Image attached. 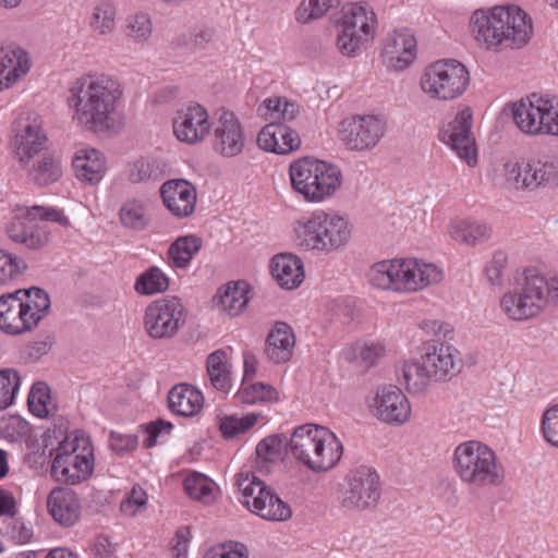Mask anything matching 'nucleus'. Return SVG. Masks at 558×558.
<instances>
[{
	"instance_id": "obj_1",
	"label": "nucleus",
	"mask_w": 558,
	"mask_h": 558,
	"mask_svg": "<svg viewBox=\"0 0 558 558\" xmlns=\"http://www.w3.org/2000/svg\"><path fill=\"white\" fill-rule=\"evenodd\" d=\"M122 96L120 82L109 74L94 73L78 77L69 89L72 121L87 132L117 134L123 126L118 110Z\"/></svg>"
},
{
	"instance_id": "obj_2",
	"label": "nucleus",
	"mask_w": 558,
	"mask_h": 558,
	"mask_svg": "<svg viewBox=\"0 0 558 558\" xmlns=\"http://www.w3.org/2000/svg\"><path fill=\"white\" fill-rule=\"evenodd\" d=\"M475 39L487 49H519L529 44L534 28L532 17L518 5L476 10L471 17Z\"/></svg>"
},
{
	"instance_id": "obj_3",
	"label": "nucleus",
	"mask_w": 558,
	"mask_h": 558,
	"mask_svg": "<svg viewBox=\"0 0 558 558\" xmlns=\"http://www.w3.org/2000/svg\"><path fill=\"white\" fill-rule=\"evenodd\" d=\"M464 367L461 351L450 342L429 340L423 343L418 359L400 366L401 380L410 395L425 393L433 383H447Z\"/></svg>"
},
{
	"instance_id": "obj_4",
	"label": "nucleus",
	"mask_w": 558,
	"mask_h": 558,
	"mask_svg": "<svg viewBox=\"0 0 558 558\" xmlns=\"http://www.w3.org/2000/svg\"><path fill=\"white\" fill-rule=\"evenodd\" d=\"M501 313L511 322L525 323L558 307V274L526 267L515 288L499 300Z\"/></svg>"
},
{
	"instance_id": "obj_5",
	"label": "nucleus",
	"mask_w": 558,
	"mask_h": 558,
	"mask_svg": "<svg viewBox=\"0 0 558 558\" xmlns=\"http://www.w3.org/2000/svg\"><path fill=\"white\" fill-rule=\"evenodd\" d=\"M353 231L349 216L332 208H317L294 223L299 247L324 255L345 247Z\"/></svg>"
},
{
	"instance_id": "obj_6",
	"label": "nucleus",
	"mask_w": 558,
	"mask_h": 558,
	"mask_svg": "<svg viewBox=\"0 0 558 558\" xmlns=\"http://www.w3.org/2000/svg\"><path fill=\"white\" fill-rule=\"evenodd\" d=\"M451 466L460 482L471 488H495L505 482V468L496 451L480 440L458 444L452 451Z\"/></svg>"
},
{
	"instance_id": "obj_7",
	"label": "nucleus",
	"mask_w": 558,
	"mask_h": 558,
	"mask_svg": "<svg viewBox=\"0 0 558 558\" xmlns=\"http://www.w3.org/2000/svg\"><path fill=\"white\" fill-rule=\"evenodd\" d=\"M293 458L315 473L333 469L342 458L343 445L329 428L303 424L294 428L290 438Z\"/></svg>"
},
{
	"instance_id": "obj_8",
	"label": "nucleus",
	"mask_w": 558,
	"mask_h": 558,
	"mask_svg": "<svg viewBox=\"0 0 558 558\" xmlns=\"http://www.w3.org/2000/svg\"><path fill=\"white\" fill-rule=\"evenodd\" d=\"M289 179L293 192L310 204L333 198L343 183L342 172L336 165L313 157L291 162Z\"/></svg>"
},
{
	"instance_id": "obj_9",
	"label": "nucleus",
	"mask_w": 558,
	"mask_h": 558,
	"mask_svg": "<svg viewBox=\"0 0 558 558\" xmlns=\"http://www.w3.org/2000/svg\"><path fill=\"white\" fill-rule=\"evenodd\" d=\"M377 27V15L369 4L347 3L335 22V47L341 56L355 58L374 40Z\"/></svg>"
},
{
	"instance_id": "obj_10",
	"label": "nucleus",
	"mask_w": 558,
	"mask_h": 558,
	"mask_svg": "<svg viewBox=\"0 0 558 558\" xmlns=\"http://www.w3.org/2000/svg\"><path fill=\"white\" fill-rule=\"evenodd\" d=\"M50 310L46 291L33 287L0 296V329L21 335L35 329Z\"/></svg>"
},
{
	"instance_id": "obj_11",
	"label": "nucleus",
	"mask_w": 558,
	"mask_h": 558,
	"mask_svg": "<svg viewBox=\"0 0 558 558\" xmlns=\"http://www.w3.org/2000/svg\"><path fill=\"white\" fill-rule=\"evenodd\" d=\"M471 84L468 66L457 59H440L425 65L418 88L428 99L449 102L462 97Z\"/></svg>"
},
{
	"instance_id": "obj_12",
	"label": "nucleus",
	"mask_w": 558,
	"mask_h": 558,
	"mask_svg": "<svg viewBox=\"0 0 558 558\" xmlns=\"http://www.w3.org/2000/svg\"><path fill=\"white\" fill-rule=\"evenodd\" d=\"M54 452L51 475L56 481L75 485L92 476L95 468L93 447L84 434L70 433Z\"/></svg>"
},
{
	"instance_id": "obj_13",
	"label": "nucleus",
	"mask_w": 558,
	"mask_h": 558,
	"mask_svg": "<svg viewBox=\"0 0 558 558\" xmlns=\"http://www.w3.org/2000/svg\"><path fill=\"white\" fill-rule=\"evenodd\" d=\"M46 221L69 225L62 211L53 207L32 206L19 208L7 225L10 240L24 245L28 250H40L49 242V231Z\"/></svg>"
},
{
	"instance_id": "obj_14",
	"label": "nucleus",
	"mask_w": 558,
	"mask_h": 558,
	"mask_svg": "<svg viewBox=\"0 0 558 558\" xmlns=\"http://www.w3.org/2000/svg\"><path fill=\"white\" fill-rule=\"evenodd\" d=\"M381 497V481L377 471L367 465L352 469L339 493L340 508L349 513L374 510Z\"/></svg>"
},
{
	"instance_id": "obj_15",
	"label": "nucleus",
	"mask_w": 558,
	"mask_h": 558,
	"mask_svg": "<svg viewBox=\"0 0 558 558\" xmlns=\"http://www.w3.org/2000/svg\"><path fill=\"white\" fill-rule=\"evenodd\" d=\"M473 124V109L470 106H461L439 130V140L469 167H475L478 161Z\"/></svg>"
},
{
	"instance_id": "obj_16",
	"label": "nucleus",
	"mask_w": 558,
	"mask_h": 558,
	"mask_svg": "<svg viewBox=\"0 0 558 558\" xmlns=\"http://www.w3.org/2000/svg\"><path fill=\"white\" fill-rule=\"evenodd\" d=\"M369 415L378 422L400 427L412 418V405L401 388L395 385L377 387L365 399Z\"/></svg>"
},
{
	"instance_id": "obj_17",
	"label": "nucleus",
	"mask_w": 558,
	"mask_h": 558,
	"mask_svg": "<svg viewBox=\"0 0 558 558\" xmlns=\"http://www.w3.org/2000/svg\"><path fill=\"white\" fill-rule=\"evenodd\" d=\"M386 132L385 121L374 114H354L337 129L338 141L350 151H367L377 146Z\"/></svg>"
},
{
	"instance_id": "obj_18",
	"label": "nucleus",
	"mask_w": 558,
	"mask_h": 558,
	"mask_svg": "<svg viewBox=\"0 0 558 558\" xmlns=\"http://www.w3.org/2000/svg\"><path fill=\"white\" fill-rule=\"evenodd\" d=\"M556 95L532 93L511 105V116L519 131L527 136H544Z\"/></svg>"
},
{
	"instance_id": "obj_19",
	"label": "nucleus",
	"mask_w": 558,
	"mask_h": 558,
	"mask_svg": "<svg viewBox=\"0 0 558 558\" xmlns=\"http://www.w3.org/2000/svg\"><path fill=\"white\" fill-rule=\"evenodd\" d=\"M183 323V305L178 298L156 300L145 311L144 328L153 339L172 338Z\"/></svg>"
},
{
	"instance_id": "obj_20",
	"label": "nucleus",
	"mask_w": 558,
	"mask_h": 558,
	"mask_svg": "<svg viewBox=\"0 0 558 558\" xmlns=\"http://www.w3.org/2000/svg\"><path fill=\"white\" fill-rule=\"evenodd\" d=\"M383 64L391 71L401 72L417 58V40L409 28H396L386 34L380 45Z\"/></svg>"
},
{
	"instance_id": "obj_21",
	"label": "nucleus",
	"mask_w": 558,
	"mask_h": 558,
	"mask_svg": "<svg viewBox=\"0 0 558 558\" xmlns=\"http://www.w3.org/2000/svg\"><path fill=\"white\" fill-rule=\"evenodd\" d=\"M246 508L270 521H287L292 515L290 506L256 477H253L246 486Z\"/></svg>"
},
{
	"instance_id": "obj_22",
	"label": "nucleus",
	"mask_w": 558,
	"mask_h": 558,
	"mask_svg": "<svg viewBox=\"0 0 558 558\" xmlns=\"http://www.w3.org/2000/svg\"><path fill=\"white\" fill-rule=\"evenodd\" d=\"M172 126L175 137L190 145L202 143L211 129L209 114L199 104H190L178 110Z\"/></svg>"
},
{
	"instance_id": "obj_23",
	"label": "nucleus",
	"mask_w": 558,
	"mask_h": 558,
	"mask_svg": "<svg viewBox=\"0 0 558 558\" xmlns=\"http://www.w3.org/2000/svg\"><path fill=\"white\" fill-rule=\"evenodd\" d=\"M402 294H413L438 284L444 270L438 265L416 257H401Z\"/></svg>"
},
{
	"instance_id": "obj_24",
	"label": "nucleus",
	"mask_w": 558,
	"mask_h": 558,
	"mask_svg": "<svg viewBox=\"0 0 558 558\" xmlns=\"http://www.w3.org/2000/svg\"><path fill=\"white\" fill-rule=\"evenodd\" d=\"M46 143L47 136L41 129V121L38 116L28 114L19 119L12 146L21 163H28L35 155L46 147Z\"/></svg>"
},
{
	"instance_id": "obj_25",
	"label": "nucleus",
	"mask_w": 558,
	"mask_h": 558,
	"mask_svg": "<svg viewBox=\"0 0 558 558\" xmlns=\"http://www.w3.org/2000/svg\"><path fill=\"white\" fill-rule=\"evenodd\" d=\"M28 52L16 44L0 43V92L20 82L31 70Z\"/></svg>"
},
{
	"instance_id": "obj_26",
	"label": "nucleus",
	"mask_w": 558,
	"mask_h": 558,
	"mask_svg": "<svg viewBox=\"0 0 558 558\" xmlns=\"http://www.w3.org/2000/svg\"><path fill=\"white\" fill-rule=\"evenodd\" d=\"M214 134V147L222 156L233 157L242 153L244 147L242 125L232 111H220Z\"/></svg>"
},
{
	"instance_id": "obj_27",
	"label": "nucleus",
	"mask_w": 558,
	"mask_h": 558,
	"mask_svg": "<svg viewBox=\"0 0 558 558\" xmlns=\"http://www.w3.org/2000/svg\"><path fill=\"white\" fill-rule=\"evenodd\" d=\"M296 344V335L286 322H275L265 340V356L275 364L291 361Z\"/></svg>"
},
{
	"instance_id": "obj_28",
	"label": "nucleus",
	"mask_w": 558,
	"mask_h": 558,
	"mask_svg": "<svg viewBox=\"0 0 558 558\" xmlns=\"http://www.w3.org/2000/svg\"><path fill=\"white\" fill-rule=\"evenodd\" d=\"M257 145L260 149L277 155H287L301 146L298 132L283 123L266 124L257 135Z\"/></svg>"
},
{
	"instance_id": "obj_29",
	"label": "nucleus",
	"mask_w": 558,
	"mask_h": 558,
	"mask_svg": "<svg viewBox=\"0 0 558 558\" xmlns=\"http://www.w3.org/2000/svg\"><path fill=\"white\" fill-rule=\"evenodd\" d=\"M160 194L166 207L177 217L193 214L196 204V190L183 179L170 180L161 185Z\"/></svg>"
},
{
	"instance_id": "obj_30",
	"label": "nucleus",
	"mask_w": 558,
	"mask_h": 558,
	"mask_svg": "<svg viewBox=\"0 0 558 558\" xmlns=\"http://www.w3.org/2000/svg\"><path fill=\"white\" fill-rule=\"evenodd\" d=\"M400 268L401 257L378 260L368 267L365 278L375 290L402 294Z\"/></svg>"
},
{
	"instance_id": "obj_31",
	"label": "nucleus",
	"mask_w": 558,
	"mask_h": 558,
	"mask_svg": "<svg viewBox=\"0 0 558 558\" xmlns=\"http://www.w3.org/2000/svg\"><path fill=\"white\" fill-rule=\"evenodd\" d=\"M270 270L276 282L286 290L299 288L305 279L302 259L292 253H280L272 257Z\"/></svg>"
},
{
	"instance_id": "obj_32",
	"label": "nucleus",
	"mask_w": 558,
	"mask_h": 558,
	"mask_svg": "<svg viewBox=\"0 0 558 558\" xmlns=\"http://www.w3.org/2000/svg\"><path fill=\"white\" fill-rule=\"evenodd\" d=\"M51 517L63 526H72L81 515V504L76 493L68 488H54L47 498Z\"/></svg>"
},
{
	"instance_id": "obj_33",
	"label": "nucleus",
	"mask_w": 558,
	"mask_h": 558,
	"mask_svg": "<svg viewBox=\"0 0 558 558\" xmlns=\"http://www.w3.org/2000/svg\"><path fill=\"white\" fill-rule=\"evenodd\" d=\"M76 178L90 185L99 183L106 172L104 155L95 148H82L75 153L72 161Z\"/></svg>"
},
{
	"instance_id": "obj_34",
	"label": "nucleus",
	"mask_w": 558,
	"mask_h": 558,
	"mask_svg": "<svg viewBox=\"0 0 558 558\" xmlns=\"http://www.w3.org/2000/svg\"><path fill=\"white\" fill-rule=\"evenodd\" d=\"M450 238L461 244L475 246L490 239L492 228L482 221L470 218H456L448 226Z\"/></svg>"
},
{
	"instance_id": "obj_35",
	"label": "nucleus",
	"mask_w": 558,
	"mask_h": 558,
	"mask_svg": "<svg viewBox=\"0 0 558 558\" xmlns=\"http://www.w3.org/2000/svg\"><path fill=\"white\" fill-rule=\"evenodd\" d=\"M203 393L194 386L179 384L168 395L170 410L181 416H194L203 408Z\"/></svg>"
},
{
	"instance_id": "obj_36",
	"label": "nucleus",
	"mask_w": 558,
	"mask_h": 558,
	"mask_svg": "<svg viewBox=\"0 0 558 558\" xmlns=\"http://www.w3.org/2000/svg\"><path fill=\"white\" fill-rule=\"evenodd\" d=\"M242 281H229L218 288L211 299L213 307L229 316H238L244 308Z\"/></svg>"
},
{
	"instance_id": "obj_37",
	"label": "nucleus",
	"mask_w": 558,
	"mask_h": 558,
	"mask_svg": "<svg viewBox=\"0 0 558 558\" xmlns=\"http://www.w3.org/2000/svg\"><path fill=\"white\" fill-rule=\"evenodd\" d=\"M387 352V345L383 341H360L347 348L344 356L349 362L369 368L384 359Z\"/></svg>"
},
{
	"instance_id": "obj_38",
	"label": "nucleus",
	"mask_w": 558,
	"mask_h": 558,
	"mask_svg": "<svg viewBox=\"0 0 558 558\" xmlns=\"http://www.w3.org/2000/svg\"><path fill=\"white\" fill-rule=\"evenodd\" d=\"M206 369L210 385L221 391L231 387V364L225 350H216L207 356Z\"/></svg>"
},
{
	"instance_id": "obj_39",
	"label": "nucleus",
	"mask_w": 558,
	"mask_h": 558,
	"mask_svg": "<svg viewBox=\"0 0 558 558\" xmlns=\"http://www.w3.org/2000/svg\"><path fill=\"white\" fill-rule=\"evenodd\" d=\"M506 183L518 191L536 190L532 159L526 162L509 160L502 167Z\"/></svg>"
},
{
	"instance_id": "obj_40",
	"label": "nucleus",
	"mask_w": 558,
	"mask_h": 558,
	"mask_svg": "<svg viewBox=\"0 0 558 558\" xmlns=\"http://www.w3.org/2000/svg\"><path fill=\"white\" fill-rule=\"evenodd\" d=\"M63 174L61 160L45 154L37 159L28 171L31 180L38 186H48L58 182Z\"/></svg>"
},
{
	"instance_id": "obj_41",
	"label": "nucleus",
	"mask_w": 558,
	"mask_h": 558,
	"mask_svg": "<svg viewBox=\"0 0 558 558\" xmlns=\"http://www.w3.org/2000/svg\"><path fill=\"white\" fill-rule=\"evenodd\" d=\"M121 225L132 231H143L150 222L148 208L143 201L133 198L123 203L119 210Z\"/></svg>"
},
{
	"instance_id": "obj_42",
	"label": "nucleus",
	"mask_w": 558,
	"mask_h": 558,
	"mask_svg": "<svg viewBox=\"0 0 558 558\" xmlns=\"http://www.w3.org/2000/svg\"><path fill=\"white\" fill-rule=\"evenodd\" d=\"M89 26L100 36L110 35L117 27V8L110 0H100L93 8Z\"/></svg>"
},
{
	"instance_id": "obj_43",
	"label": "nucleus",
	"mask_w": 558,
	"mask_h": 558,
	"mask_svg": "<svg viewBox=\"0 0 558 558\" xmlns=\"http://www.w3.org/2000/svg\"><path fill=\"white\" fill-rule=\"evenodd\" d=\"M202 239L196 235L178 238L169 247L168 255L178 268H185L202 247Z\"/></svg>"
},
{
	"instance_id": "obj_44",
	"label": "nucleus",
	"mask_w": 558,
	"mask_h": 558,
	"mask_svg": "<svg viewBox=\"0 0 558 558\" xmlns=\"http://www.w3.org/2000/svg\"><path fill=\"white\" fill-rule=\"evenodd\" d=\"M154 25L149 14L138 12L125 19L124 35L136 45H145L153 36Z\"/></svg>"
},
{
	"instance_id": "obj_45",
	"label": "nucleus",
	"mask_w": 558,
	"mask_h": 558,
	"mask_svg": "<svg viewBox=\"0 0 558 558\" xmlns=\"http://www.w3.org/2000/svg\"><path fill=\"white\" fill-rule=\"evenodd\" d=\"M533 173L537 189H551L558 186V157L542 156L532 159Z\"/></svg>"
},
{
	"instance_id": "obj_46",
	"label": "nucleus",
	"mask_w": 558,
	"mask_h": 558,
	"mask_svg": "<svg viewBox=\"0 0 558 558\" xmlns=\"http://www.w3.org/2000/svg\"><path fill=\"white\" fill-rule=\"evenodd\" d=\"M341 0H302L294 11L296 22L307 24L319 20L337 8Z\"/></svg>"
},
{
	"instance_id": "obj_47",
	"label": "nucleus",
	"mask_w": 558,
	"mask_h": 558,
	"mask_svg": "<svg viewBox=\"0 0 558 558\" xmlns=\"http://www.w3.org/2000/svg\"><path fill=\"white\" fill-rule=\"evenodd\" d=\"M169 287V278L156 266L141 274L135 281V291L143 295L163 292Z\"/></svg>"
},
{
	"instance_id": "obj_48",
	"label": "nucleus",
	"mask_w": 558,
	"mask_h": 558,
	"mask_svg": "<svg viewBox=\"0 0 558 558\" xmlns=\"http://www.w3.org/2000/svg\"><path fill=\"white\" fill-rule=\"evenodd\" d=\"M21 377L14 368L0 369V411L10 408L20 389Z\"/></svg>"
},
{
	"instance_id": "obj_49",
	"label": "nucleus",
	"mask_w": 558,
	"mask_h": 558,
	"mask_svg": "<svg viewBox=\"0 0 558 558\" xmlns=\"http://www.w3.org/2000/svg\"><path fill=\"white\" fill-rule=\"evenodd\" d=\"M50 389L48 385L44 381H37L33 385L27 404L29 411L36 415L37 417H46L49 415L48 404L50 403Z\"/></svg>"
},
{
	"instance_id": "obj_50",
	"label": "nucleus",
	"mask_w": 558,
	"mask_h": 558,
	"mask_svg": "<svg viewBox=\"0 0 558 558\" xmlns=\"http://www.w3.org/2000/svg\"><path fill=\"white\" fill-rule=\"evenodd\" d=\"M184 489L193 499L204 502L213 500V482L202 474L187 476L184 480Z\"/></svg>"
},
{
	"instance_id": "obj_51",
	"label": "nucleus",
	"mask_w": 558,
	"mask_h": 558,
	"mask_svg": "<svg viewBox=\"0 0 558 558\" xmlns=\"http://www.w3.org/2000/svg\"><path fill=\"white\" fill-rule=\"evenodd\" d=\"M279 399L278 390L264 381H248L246 386V404H264Z\"/></svg>"
},
{
	"instance_id": "obj_52",
	"label": "nucleus",
	"mask_w": 558,
	"mask_h": 558,
	"mask_svg": "<svg viewBox=\"0 0 558 558\" xmlns=\"http://www.w3.org/2000/svg\"><path fill=\"white\" fill-rule=\"evenodd\" d=\"M26 267L22 258L0 250V284L14 281L23 274Z\"/></svg>"
},
{
	"instance_id": "obj_53",
	"label": "nucleus",
	"mask_w": 558,
	"mask_h": 558,
	"mask_svg": "<svg viewBox=\"0 0 558 558\" xmlns=\"http://www.w3.org/2000/svg\"><path fill=\"white\" fill-rule=\"evenodd\" d=\"M284 444L279 435H271L258 442L256 446L257 459L263 462H277L281 460Z\"/></svg>"
},
{
	"instance_id": "obj_54",
	"label": "nucleus",
	"mask_w": 558,
	"mask_h": 558,
	"mask_svg": "<svg viewBox=\"0 0 558 558\" xmlns=\"http://www.w3.org/2000/svg\"><path fill=\"white\" fill-rule=\"evenodd\" d=\"M539 432L549 446L558 449V404L544 411L541 417Z\"/></svg>"
},
{
	"instance_id": "obj_55",
	"label": "nucleus",
	"mask_w": 558,
	"mask_h": 558,
	"mask_svg": "<svg viewBox=\"0 0 558 558\" xmlns=\"http://www.w3.org/2000/svg\"><path fill=\"white\" fill-rule=\"evenodd\" d=\"M266 107L272 112V118L282 121H292L300 112L295 102L284 98H269L265 101Z\"/></svg>"
},
{
	"instance_id": "obj_56",
	"label": "nucleus",
	"mask_w": 558,
	"mask_h": 558,
	"mask_svg": "<svg viewBox=\"0 0 558 558\" xmlns=\"http://www.w3.org/2000/svg\"><path fill=\"white\" fill-rule=\"evenodd\" d=\"M146 504V492L140 486H134L126 498L121 502L120 510L122 513L133 517L145 508Z\"/></svg>"
},
{
	"instance_id": "obj_57",
	"label": "nucleus",
	"mask_w": 558,
	"mask_h": 558,
	"mask_svg": "<svg viewBox=\"0 0 558 558\" xmlns=\"http://www.w3.org/2000/svg\"><path fill=\"white\" fill-rule=\"evenodd\" d=\"M507 263L508 256L505 252L497 251L493 254L492 259L485 268V274L490 284L499 286L501 283Z\"/></svg>"
},
{
	"instance_id": "obj_58",
	"label": "nucleus",
	"mask_w": 558,
	"mask_h": 558,
	"mask_svg": "<svg viewBox=\"0 0 558 558\" xmlns=\"http://www.w3.org/2000/svg\"><path fill=\"white\" fill-rule=\"evenodd\" d=\"M138 438L131 434L111 432L109 436V448L118 454L133 451L137 448Z\"/></svg>"
},
{
	"instance_id": "obj_59",
	"label": "nucleus",
	"mask_w": 558,
	"mask_h": 558,
	"mask_svg": "<svg viewBox=\"0 0 558 558\" xmlns=\"http://www.w3.org/2000/svg\"><path fill=\"white\" fill-rule=\"evenodd\" d=\"M243 545L239 543H223L207 549L203 558H244Z\"/></svg>"
},
{
	"instance_id": "obj_60",
	"label": "nucleus",
	"mask_w": 558,
	"mask_h": 558,
	"mask_svg": "<svg viewBox=\"0 0 558 558\" xmlns=\"http://www.w3.org/2000/svg\"><path fill=\"white\" fill-rule=\"evenodd\" d=\"M128 175L133 183H140L153 178L155 170L153 165L144 159L136 160L129 167Z\"/></svg>"
},
{
	"instance_id": "obj_61",
	"label": "nucleus",
	"mask_w": 558,
	"mask_h": 558,
	"mask_svg": "<svg viewBox=\"0 0 558 558\" xmlns=\"http://www.w3.org/2000/svg\"><path fill=\"white\" fill-rule=\"evenodd\" d=\"M219 429L226 439H232L244 433V418L227 415L220 418Z\"/></svg>"
},
{
	"instance_id": "obj_62",
	"label": "nucleus",
	"mask_w": 558,
	"mask_h": 558,
	"mask_svg": "<svg viewBox=\"0 0 558 558\" xmlns=\"http://www.w3.org/2000/svg\"><path fill=\"white\" fill-rule=\"evenodd\" d=\"M7 534L16 543L25 544L33 535V531L23 521L12 520L7 527Z\"/></svg>"
},
{
	"instance_id": "obj_63",
	"label": "nucleus",
	"mask_w": 558,
	"mask_h": 558,
	"mask_svg": "<svg viewBox=\"0 0 558 558\" xmlns=\"http://www.w3.org/2000/svg\"><path fill=\"white\" fill-rule=\"evenodd\" d=\"M172 424L170 422H166L159 420L157 422H151L147 425L146 430L148 433L147 439L144 441L147 448L154 447L156 445V438L159 436L161 432L169 433L172 429Z\"/></svg>"
},
{
	"instance_id": "obj_64",
	"label": "nucleus",
	"mask_w": 558,
	"mask_h": 558,
	"mask_svg": "<svg viewBox=\"0 0 558 558\" xmlns=\"http://www.w3.org/2000/svg\"><path fill=\"white\" fill-rule=\"evenodd\" d=\"M192 52L205 49L213 39V31L209 28H201L191 32Z\"/></svg>"
}]
</instances>
